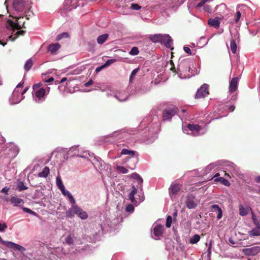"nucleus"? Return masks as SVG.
I'll use <instances>...</instances> for the list:
<instances>
[{"label":"nucleus","mask_w":260,"mask_h":260,"mask_svg":"<svg viewBox=\"0 0 260 260\" xmlns=\"http://www.w3.org/2000/svg\"><path fill=\"white\" fill-rule=\"evenodd\" d=\"M131 177L137 180V183L139 186L136 188L134 185L132 186V190L128 195V199L134 204H138L143 202L144 200V197L143 193L139 195V198H135L134 196L137 193L138 189L141 191L142 190V184L143 180L142 178L137 173H134L131 175Z\"/></svg>","instance_id":"obj_1"},{"label":"nucleus","mask_w":260,"mask_h":260,"mask_svg":"<svg viewBox=\"0 0 260 260\" xmlns=\"http://www.w3.org/2000/svg\"><path fill=\"white\" fill-rule=\"evenodd\" d=\"M190 61L187 59L179 61L177 70L178 74L181 79L189 78L194 75L190 68Z\"/></svg>","instance_id":"obj_2"},{"label":"nucleus","mask_w":260,"mask_h":260,"mask_svg":"<svg viewBox=\"0 0 260 260\" xmlns=\"http://www.w3.org/2000/svg\"><path fill=\"white\" fill-rule=\"evenodd\" d=\"M71 204V207L66 212L67 217L72 218L75 215H77L82 219H86L88 218V215L85 211H83L81 208L76 205L75 203Z\"/></svg>","instance_id":"obj_3"},{"label":"nucleus","mask_w":260,"mask_h":260,"mask_svg":"<svg viewBox=\"0 0 260 260\" xmlns=\"http://www.w3.org/2000/svg\"><path fill=\"white\" fill-rule=\"evenodd\" d=\"M184 133L188 135L197 136L205 134L207 131L205 126L202 127L198 124H188L186 128H183Z\"/></svg>","instance_id":"obj_4"},{"label":"nucleus","mask_w":260,"mask_h":260,"mask_svg":"<svg viewBox=\"0 0 260 260\" xmlns=\"http://www.w3.org/2000/svg\"><path fill=\"white\" fill-rule=\"evenodd\" d=\"M32 94L34 100L36 103H40L46 99V90L42 87L32 92Z\"/></svg>","instance_id":"obj_5"},{"label":"nucleus","mask_w":260,"mask_h":260,"mask_svg":"<svg viewBox=\"0 0 260 260\" xmlns=\"http://www.w3.org/2000/svg\"><path fill=\"white\" fill-rule=\"evenodd\" d=\"M77 146H73L71 147L68 151L67 154L70 156H76L82 158H86L89 154L86 152L84 151L83 154H81V150L78 148Z\"/></svg>","instance_id":"obj_6"},{"label":"nucleus","mask_w":260,"mask_h":260,"mask_svg":"<svg viewBox=\"0 0 260 260\" xmlns=\"http://www.w3.org/2000/svg\"><path fill=\"white\" fill-rule=\"evenodd\" d=\"M198 203L199 201L196 199L193 194H188L187 195L185 204L188 209H194L197 206Z\"/></svg>","instance_id":"obj_7"},{"label":"nucleus","mask_w":260,"mask_h":260,"mask_svg":"<svg viewBox=\"0 0 260 260\" xmlns=\"http://www.w3.org/2000/svg\"><path fill=\"white\" fill-rule=\"evenodd\" d=\"M79 1L80 0H65V9L71 11L73 9H75L78 6H83V4L80 3Z\"/></svg>","instance_id":"obj_8"},{"label":"nucleus","mask_w":260,"mask_h":260,"mask_svg":"<svg viewBox=\"0 0 260 260\" xmlns=\"http://www.w3.org/2000/svg\"><path fill=\"white\" fill-rule=\"evenodd\" d=\"M176 110L175 108H168L165 109L162 113L163 120H169L176 114Z\"/></svg>","instance_id":"obj_9"},{"label":"nucleus","mask_w":260,"mask_h":260,"mask_svg":"<svg viewBox=\"0 0 260 260\" xmlns=\"http://www.w3.org/2000/svg\"><path fill=\"white\" fill-rule=\"evenodd\" d=\"M208 94V85L204 84L197 90L196 94V98H203L207 96Z\"/></svg>","instance_id":"obj_10"},{"label":"nucleus","mask_w":260,"mask_h":260,"mask_svg":"<svg viewBox=\"0 0 260 260\" xmlns=\"http://www.w3.org/2000/svg\"><path fill=\"white\" fill-rule=\"evenodd\" d=\"M243 252L246 255L255 256L260 252V246H256L244 249L243 250Z\"/></svg>","instance_id":"obj_11"},{"label":"nucleus","mask_w":260,"mask_h":260,"mask_svg":"<svg viewBox=\"0 0 260 260\" xmlns=\"http://www.w3.org/2000/svg\"><path fill=\"white\" fill-rule=\"evenodd\" d=\"M180 185L179 184L177 183H172L171 184L170 188H169V193L171 199L175 198L176 195L178 193V192L180 190Z\"/></svg>","instance_id":"obj_12"},{"label":"nucleus","mask_w":260,"mask_h":260,"mask_svg":"<svg viewBox=\"0 0 260 260\" xmlns=\"http://www.w3.org/2000/svg\"><path fill=\"white\" fill-rule=\"evenodd\" d=\"M170 36L169 35H161V34H155L150 36V40L154 43L160 42V41H164V39H169Z\"/></svg>","instance_id":"obj_13"},{"label":"nucleus","mask_w":260,"mask_h":260,"mask_svg":"<svg viewBox=\"0 0 260 260\" xmlns=\"http://www.w3.org/2000/svg\"><path fill=\"white\" fill-rule=\"evenodd\" d=\"M164 226L160 224H157L153 229V235L156 237L155 239L159 238L164 233Z\"/></svg>","instance_id":"obj_14"},{"label":"nucleus","mask_w":260,"mask_h":260,"mask_svg":"<svg viewBox=\"0 0 260 260\" xmlns=\"http://www.w3.org/2000/svg\"><path fill=\"white\" fill-rule=\"evenodd\" d=\"M239 82L238 77H234L232 79L230 82L229 90L230 93L234 92L237 89Z\"/></svg>","instance_id":"obj_15"},{"label":"nucleus","mask_w":260,"mask_h":260,"mask_svg":"<svg viewBox=\"0 0 260 260\" xmlns=\"http://www.w3.org/2000/svg\"><path fill=\"white\" fill-rule=\"evenodd\" d=\"M114 97L120 102L125 101L128 99V94L124 91L117 92L114 94Z\"/></svg>","instance_id":"obj_16"},{"label":"nucleus","mask_w":260,"mask_h":260,"mask_svg":"<svg viewBox=\"0 0 260 260\" xmlns=\"http://www.w3.org/2000/svg\"><path fill=\"white\" fill-rule=\"evenodd\" d=\"M220 20L221 18L218 17L215 18H210L208 21V23L210 26L218 28L220 25Z\"/></svg>","instance_id":"obj_17"},{"label":"nucleus","mask_w":260,"mask_h":260,"mask_svg":"<svg viewBox=\"0 0 260 260\" xmlns=\"http://www.w3.org/2000/svg\"><path fill=\"white\" fill-rule=\"evenodd\" d=\"M7 27L8 28L20 30L21 29L22 26L19 24L18 22H14L11 20H8L7 21Z\"/></svg>","instance_id":"obj_18"},{"label":"nucleus","mask_w":260,"mask_h":260,"mask_svg":"<svg viewBox=\"0 0 260 260\" xmlns=\"http://www.w3.org/2000/svg\"><path fill=\"white\" fill-rule=\"evenodd\" d=\"M60 190L64 196L68 198L70 203H76L75 199L74 198L70 192L66 189L65 187L61 189Z\"/></svg>","instance_id":"obj_19"},{"label":"nucleus","mask_w":260,"mask_h":260,"mask_svg":"<svg viewBox=\"0 0 260 260\" xmlns=\"http://www.w3.org/2000/svg\"><path fill=\"white\" fill-rule=\"evenodd\" d=\"M250 211H252L250 207H244L242 205L239 207V214L241 216H245L248 214Z\"/></svg>","instance_id":"obj_20"},{"label":"nucleus","mask_w":260,"mask_h":260,"mask_svg":"<svg viewBox=\"0 0 260 260\" xmlns=\"http://www.w3.org/2000/svg\"><path fill=\"white\" fill-rule=\"evenodd\" d=\"M13 6L18 11H22L24 9V4L21 0H16L14 2Z\"/></svg>","instance_id":"obj_21"},{"label":"nucleus","mask_w":260,"mask_h":260,"mask_svg":"<svg viewBox=\"0 0 260 260\" xmlns=\"http://www.w3.org/2000/svg\"><path fill=\"white\" fill-rule=\"evenodd\" d=\"M60 48L59 43L51 44L48 46V50L51 53H55Z\"/></svg>","instance_id":"obj_22"},{"label":"nucleus","mask_w":260,"mask_h":260,"mask_svg":"<svg viewBox=\"0 0 260 260\" xmlns=\"http://www.w3.org/2000/svg\"><path fill=\"white\" fill-rule=\"evenodd\" d=\"M121 154L128 155L132 157L135 156V155H137V156H138V153L136 151L130 150L125 148L122 149L121 151Z\"/></svg>","instance_id":"obj_23"},{"label":"nucleus","mask_w":260,"mask_h":260,"mask_svg":"<svg viewBox=\"0 0 260 260\" xmlns=\"http://www.w3.org/2000/svg\"><path fill=\"white\" fill-rule=\"evenodd\" d=\"M10 201L13 205L14 206H17L19 204L23 203V200L15 197L11 198Z\"/></svg>","instance_id":"obj_24"},{"label":"nucleus","mask_w":260,"mask_h":260,"mask_svg":"<svg viewBox=\"0 0 260 260\" xmlns=\"http://www.w3.org/2000/svg\"><path fill=\"white\" fill-rule=\"evenodd\" d=\"M109 35L108 34H105L100 35L97 38V42L98 44L102 45L104 44L108 39Z\"/></svg>","instance_id":"obj_25"},{"label":"nucleus","mask_w":260,"mask_h":260,"mask_svg":"<svg viewBox=\"0 0 260 260\" xmlns=\"http://www.w3.org/2000/svg\"><path fill=\"white\" fill-rule=\"evenodd\" d=\"M49 168L48 167H45L43 171L38 174V176L39 177L46 178L49 174Z\"/></svg>","instance_id":"obj_26"},{"label":"nucleus","mask_w":260,"mask_h":260,"mask_svg":"<svg viewBox=\"0 0 260 260\" xmlns=\"http://www.w3.org/2000/svg\"><path fill=\"white\" fill-rule=\"evenodd\" d=\"M169 39H170L169 40V39L168 40V39H164V41H160V43L164 44L166 47L172 49V46L173 45V42H172L173 40L171 39L170 36Z\"/></svg>","instance_id":"obj_27"},{"label":"nucleus","mask_w":260,"mask_h":260,"mask_svg":"<svg viewBox=\"0 0 260 260\" xmlns=\"http://www.w3.org/2000/svg\"><path fill=\"white\" fill-rule=\"evenodd\" d=\"M33 64V61L31 58H29L26 60L24 64V68L26 71H28L31 68Z\"/></svg>","instance_id":"obj_28"},{"label":"nucleus","mask_w":260,"mask_h":260,"mask_svg":"<svg viewBox=\"0 0 260 260\" xmlns=\"http://www.w3.org/2000/svg\"><path fill=\"white\" fill-rule=\"evenodd\" d=\"M200 240V236L198 234L192 236L189 239V243L191 244L197 243Z\"/></svg>","instance_id":"obj_29"},{"label":"nucleus","mask_w":260,"mask_h":260,"mask_svg":"<svg viewBox=\"0 0 260 260\" xmlns=\"http://www.w3.org/2000/svg\"><path fill=\"white\" fill-rule=\"evenodd\" d=\"M248 233L249 236L251 237L260 236V229L258 228H256L253 229L252 230L249 231Z\"/></svg>","instance_id":"obj_30"},{"label":"nucleus","mask_w":260,"mask_h":260,"mask_svg":"<svg viewBox=\"0 0 260 260\" xmlns=\"http://www.w3.org/2000/svg\"><path fill=\"white\" fill-rule=\"evenodd\" d=\"M214 181H215V182L219 181L225 186H229L230 184V182L228 181V180L224 179L223 177L216 178L214 179Z\"/></svg>","instance_id":"obj_31"},{"label":"nucleus","mask_w":260,"mask_h":260,"mask_svg":"<svg viewBox=\"0 0 260 260\" xmlns=\"http://www.w3.org/2000/svg\"><path fill=\"white\" fill-rule=\"evenodd\" d=\"M24 84L23 82H20L16 86V87L14 89L13 92V97L15 98V96L17 95V93H20V91H19V88L22 87Z\"/></svg>","instance_id":"obj_32"},{"label":"nucleus","mask_w":260,"mask_h":260,"mask_svg":"<svg viewBox=\"0 0 260 260\" xmlns=\"http://www.w3.org/2000/svg\"><path fill=\"white\" fill-rule=\"evenodd\" d=\"M230 48L233 53H235L237 49V45L235 41L232 39L230 41Z\"/></svg>","instance_id":"obj_33"},{"label":"nucleus","mask_w":260,"mask_h":260,"mask_svg":"<svg viewBox=\"0 0 260 260\" xmlns=\"http://www.w3.org/2000/svg\"><path fill=\"white\" fill-rule=\"evenodd\" d=\"M10 150L12 152V156L15 157L18 153V148L14 145H12L10 148Z\"/></svg>","instance_id":"obj_34"},{"label":"nucleus","mask_w":260,"mask_h":260,"mask_svg":"<svg viewBox=\"0 0 260 260\" xmlns=\"http://www.w3.org/2000/svg\"><path fill=\"white\" fill-rule=\"evenodd\" d=\"M28 89H29V87L26 86L24 88V89L22 91H21V92L20 91V92L21 93V98H18L16 100V103H19V102H20V101H21V100H22L24 98L25 96L23 95L26 92V91L28 90Z\"/></svg>","instance_id":"obj_35"},{"label":"nucleus","mask_w":260,"mask_h":260,"mask_svg":"<svg viewBox=\"0 0 260 260\" xmlns=\"http://www.w3.org/2000/svg\"><path fill=\"white\" fill-rule=\"evenodd\" d=\"M56 183L58 188L60 190L62 188L64 187L62 181L59 177H57L56 178Z\"/></svg>","instance_id":"obj_36"},{"label":"nucleus","mask_w":260,"mask_h":260,"mask_svg":"<svg viewBox=\"0 0 260 260\" xmlns=\"http://www.w3.org/2000/svg\"><path fill=\"white\" fill-rule=\"evenodd\" d=\"M69 37V35L67 32H62L60 34H58L56 40L57 41H59L63 38H67Z\"/></svg>","instance_id":"obj_37"},{"label":"nucleus","mask_w":260,"mask_h":260,"mask_svg":"<svg viewBox=\"0 0 260 260\" xmlns=\"http://www.w3.org/2000/svg\"><path fill=\"white\" fill-rule=\"evenodd\" d=\"M116 169L118 171L123 174H126L128 173V170L124 167L118 166L116 167Z\"/></svg>","instance_id":"obj_38"},{"label":"nucleus","mask_w":260,"mask_h":260,"mask_svg":"<svg viewBox=\"0 0 260 260\" xmlns=\"http://www.w3.org/2000/svg\"><path fill=\"white\" fill-rule=\"evenodd\" d=\"M65 241L68 244H73L74 243V237L71 235H69L67 237Z\"/></svg>","instance_id":"obj_39"},{"label":"nucleus","mask_w":260,"mask_h":260,"mask_svg":"<svg viewBox=\"0 0 260 260\" xmlns=\"http://www.w3.org/2000/svg\"><path fill=\"white\" fill-rule=\"evenodd\" d=\"M139 53V49L137 47H134L132 48L129 52V54L132 55H138Z\"/></svg>","instance_id":"obj_40"},{"label":"nucleus","mask_w":260,"mask_h":260,"mask_svg":"<svg viewBox=\"0 0 260 260\" xmlns=\"http://www.w3.org/2000/svg\"><path fill=\"white\" fill-rule=\"evenodd\" d=\"M24 34V31L23 30H19L18 31L16 34H15V35L16 36V37H15L14 38H13V37L12 36H10L8 38L9 40H11L12 41H14L15 40V39L18 36H20V35H23Z\"/></svg>","instance_id":"obj_41"},{"label":"nucleus","mask_w":260,"mask_h":260,"mask_svg":"<svg viewBox=\"0 0 260 260\" xmlns=\"http://www.w3.org/2000/svg\"><path fill=\"white\" fill-rule=\"evenodd\" d=\"M227 166L230 168V170H229V171H232L235 174L237 173L236 169V166L233 163L229 162Z\"/></svg>","instance_id":"obj_42"},{"label":"nucleus","mask_w":260,"mask_h":260,"mask_svg":"<svg viewBox=\"0 0 260 260\" xmlns=\"http://www.w3.org/2000/svg\"><path fill=\"white\" fill-rule=\"evenodd\" d=\"M172 222V217L171 216H168L167 218L166 226L167 228H170Z\"/></svg>","instance_id":"obj_43"},{"label":"nucleus","mask_w":260,"mask_h":260,"mask_svg":"<svg viewBox=\"0 0 260 260\" xmlns=\"http://www.w3.org/2000/svg\"><path fill=\"white\" fill-rule=\"evenodd\" d=\"M17 188L19 191H22L26 190L27 187L25 186L22 182H20L18 183Z\"/></svg>","instance_id":"obj_44"},{"label":"nucleus","mask_w":260,"mask_h":260,"mask_svg":"<svg viewBox=\"0 0 260 260\" xmlns=\"http://www.w3.org/2000/svg\"><path fill=\"white\" fill-rule=\"evenodd\" d=\"M139 69L138 68L134 69L131 73L130 77H129V81L132 82L134 77L136 76L137 73Z\"/></svg>","instance_id":"obj_45"},{"label":"nucleus","mask_w":260,"mask_h":260,"mask_svg":"<svg viewBox=\"0 0 260 260\" xmlns=\"http://www.w3.org/2000/svg\"><path fill=\"white\" fill-rule=\"evenodd\" d=\"M115 61H116V59H108L106 61V62L104 64V66H105V67H108V66L111 65L112 63H114Z\"/></svg>","instance_id":"obj_46"},{"label":"nucleus","mask_w":260,"mask_h":260,"mask_svg":"<svg viewBox=\"0 0 260 260\" xmlns=\"http://www.w3.org/2000/svg\"><path fill=\"white\" fill-rule=\"evenodd\" d=\"M8 226L5 223H1L0 222V232H4L7 229Z\"/></svg>","instance_id":"obj_47"},{"label":"nucleus","mask_w":260,"mask_h":260,"mask_svg":"<svg viewBox=\"0 0 260 260\" xmlns=\"http://www.w3.org/2000/svg\"><path fill=\"white\" fill-rule=\"evenodd\" d=\"M241 14L239 11H237L235 15V21L236 23H237L241 17Z\"/></svg>","instance_id":"obj_48"},{"label":"nucleus","mask_w":260,"mask_h":260,"mask_svg":"<svg viewBox=\"0 0 260 260\" xmlns=\"http://www.w3.org/2000/svg\"><path fill=\"white\" fill-rule=\"evenodd\" d=\"M126 211L128 212L132 213L134 211V207L132 204H128L126 207Z\"/></svg>","instance_id":"obj_49"},{"label":"nucleus","mask_w":260,"mask_h":260,"mask_svg":"<svg viewBox=\"0 0 260 260\" xmlns=\"http://www.w3.org/2000/svg\"><path fill=\"white\" fill-rule=\"evenodd\" d=\"M131 8L134 10H139L141 8V7L137 4H132Z\"/></svg>","instance_id":"obj_50"},{"label":"nucleus","mask_w":260,"mask_h":260,"mask_svg":"<svg viewBox=\"0 0 260 260\" xmlns=\"http://www.w3.org/2000/svg\"><path fill=\"white\" fill-rule=\"evenodd\" d=\"M23 210L26 213H28L30 214H32V215H36V213L34 211L31 210L30 209H29V208H25V207H23Z\"/></svg>","instance_id":"obj_51"},{"label":"nucleus","mask_w":260,"mask_h":260,"mask_svg":"<svg viewBox=\"0 0 260 260\" xmlns=\"http://www.w3.org/2000/svg\"><path fill=\"white\" fill-rule=\"evenodd\" d=\"M204 10L205 11L209 13H211L212 11V8L209 5L205 6L204 7Z\"/></svg>","instance_id":"obj_52"},{"label":"nucleus","mask_w":260,"mask_h":260,"mask_svg":"<svg viewBox=\"0 0 260 260\" xmlns=\"http://www.w3.org/2000/svg\"><path fill=\"white\" fill-rule=\"evenodd\" d=\"M21 98V92L20 93H17V95L15 96V98H13V94L12 95V98L13 100V103L14 104H17L16 103V101L17 99L18 98Z\"/></svg>","instance_id":"obj_53"},{"label":"nucleus","mask_w":260,"mask_h":260,"mask_svg":"<svg viewBox=\"0 0 260 260\" xmlns=\"http://www.w3.org/2000/svg\"><path fill=\"white\" fill-rule=\"evenodd\" d=\"M41 84L40 83H37L33 85L32 89L33 92H35L36 90L41 88Z\"/></svg>","instance_id":"obj_54"},{"label":"nucleus","mask_w":260,"mask_h":260,"mask_svg":"<svg viewBox=\"0 0 260 260\" xmlns=\"http://www.w3.org/2000/svg\"><path fill=\"white\" fill-rule=\"evenodd\" d=\"M183 49L186 53L188 54L189 55L191 54V50L189 47L185 46L184 47Z\"/></svg>","instance_id":"obj_55"},{"label":"nucleus","mask_w":260,"mask_h":260,"mask_svg":"<svg viewBox=\"0 0 260 260\" xmlns=\"http://www.w3.org/2000/svg\"><path fill=\"white\" fill-rule=\"evenodd\" d=\"M222 216V210L221 209H219V210L218 211V214L217 215V218L218 219H220Z\"/></svg>","instance_id":"obj_56"},{"label":"nucleus","mask_w":260,"mask_h":260,"mask_svg":"<svg viewBox=\"0 0 260 260\" xmlns=\"http://www.w3.org/2000/svg\"><path fill=\"white\" fill-rule=\"evenodd\" d=\"M9 190V188L8 187H4L2 190H1V192L3 193H5V194H7L8 193Z\"/></svg>","instance_id":"obj_57"},{"label":"nucleus","mask_w":260,"mask_h":260,"mask_svg":"<svg viewBox=\"0 0 260 260\" xmlns=\"http://www.w3.org/2000/svg\"><path fill=\"white\" fill-rule=\"evenodd\" d=\"M104 68H105V67L104 66V64H103L102 66H101L100 67H97L96 68V69H95V72L96 73H99V72H100Z\"/></svg>","instance_id":"obj_58"},{"label":"nucleus","mask_w":260,"mask_h":260,"mask_svg":"<svg viewBox=\"0 0 260 260\" xmlns=\"http://www.w3.org/2000/svg\"><path fill=\"white\" fill-rule=\"evenodd\" d=\"M214 167V166L213 164H210L209 166H208L206 168V171H208L211 170Z\"/></svg>","instance_id":"obj_59"},{"label":"nucleus","mask_w":260,"mask_h":260,"mask_svg":"<svg viewBox=\"0 0 260 260\" xmlns=\"http://www.w3.org/2000/svg\"><path fill=\"white\" fill-rule=\"evenodd\" d=\"M92 84H93V81L92 80H90L88 82L85 83L84 85L85 87H88Z\"/></svg>","instance_id":"obj_60"},{"label":"nucleus","mask_w":260,"mask_h":260,"mask_svg":"<svg viewBox=\"0 0 260 260\" xmlns=\"http://www.w3.org/2000/svg\"><path fill=\"white\" fill-rule=\"evenodd\" d=\"M211 208L212 209L217 210V211L219 210V209H221L217 205H213L211 206Z\"/></svg>","instance_id":"obj_61"},{"label":"nucleus","mask_w":260,"mask_h":260,"mask_svg":"<svg viewBox=\"0 0 260 260\" xmlns=\"http://www.w3.org/2000/svg\"><path fill=\"white\" fill-rule=\"evenodd\" d=\"M252 219L253 220L254 223L257 225L258 221L256 220L255 216L253 214L252 215Z\"/></svg>","instance_id":"obj_62"},{"label":"nucleus","mask_w":260,"mask_h":260,"mask_svg":"<svg viewBox=\"0 0 260 260\" xmlns=\"http://www.w3.org/2000/svg\"><path fill=\"white\" fill-rule=\"evenodd\" d=\"M54 80V78L53 77L49 78L46 81V82L51 83Z\"/></svg>","instance_id":"obj_63"},{"label":"nucleus","mask_w":260,"mask_h":260,"mask_svg":"<svg viewBox=\"0 0 260 260\" xmlns=\"http://www.w3.org/2000/svg\"><path fill=\"white\" fill-rule=\"evenodd\" d=\"M255 181L257 182L260 183V176H257L255 178Z\"/></svg>","instance_id":"obj_64"}]
</instances>
